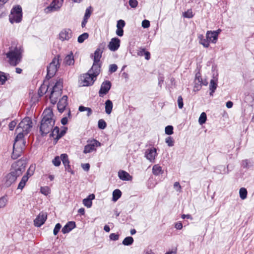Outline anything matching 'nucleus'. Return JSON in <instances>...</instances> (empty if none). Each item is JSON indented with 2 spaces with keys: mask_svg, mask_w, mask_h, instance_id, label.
Returning <instances> with one entry per match:
<instances>
[{
  "mask_svg": "<svg viewBox=\"0 0 254 254\" xmlns=\"http://www.w3.org/2000/svg\"><path fill=\"white\" fill-rule=\"evenodd\" d=\"M63 80L60 78L57 81L54 86L52 88L50 96L49 97L51 103L55 105L57 102V96L61 95L62 93Z\"/></svg>",
  "mask_w": 254,
  "mask_h": 254,
  "instance_id": "obj_4",
  "label": "nucleus"
},
{
  "mask_svg": "<svg viewBox=\"0 0 254 254\" xmlns=\"http://www.w3.org/2000/svg\"><path fill=\"white\" fill-rule=\"evenodd\" d=\"M7 200L5 196H2L0 198V208L4 207L7 202Z\"/></svg>",
  "mask_w": 254,
  "mask_h": 254,
  "instance_id": "obj_51",
  "label": "nucleus"
},
{
  "mask_svg": "<svg viewBox=\"0 0 254 254\" xmlns=\"http://www.w3.org/2000/svg\"><path fill=\"white\" fill-rule=\"evenodd\" d=\"M26 165V162L25 160L20 159L11 164L10 172H13L14 175L19 177L25 171Z\"/></svg>",
  "mask_w": 254,
  "mask_h": 254,
  "instance_id": "obj_5",
  "label": "nucleus"
},
{
  "mask_svg": "<svg viewBox=\"0 0 254 254\" xmlns=\"http://www.w3.org/2000/svg\"><path fill=\"white\" fill-rule=\"evenodd\" d=\"M141 25L143 28H147L150 25V21L147 19H144L142 21Z\"/></svg>",
  "mask_w": 254,
  "mask_h": 254,
  "instance_id": "obj_57",
  "label": "nucleus"
},
{
  "mask_svg": "<svg viewBox=\"0 0 254 254\" xmlns=\"http://www.w3.org/2000/svg\"><path fill=\"white\" fill-rule=\"evenodd\" d=\"M165 142L169 147H172L174 145V141L171 136H168L165 139Z\"/></svg>",
  "mask_w": 254,
  "mask_h": 254,
  "instance_id": "obj_48",
  "label": "nucleus"
},
{
  "mask_svg": "<svg viewBox=\"0 0 254 254\" xmlns=\"http://www.w3.org/2000/svg\"><path fill=\"white\" fill-rule=\"evenodd\" d=\"M119 178L123 181H130L132 179V176L127 172L124 170H120L118 172Z\"/></svg>",
  "mask_w": 254,
  "mask_h": 254,
  "instance_id": "obj_22",
  "label": "nucleus"
},
{
  "mask_svg": "<svg viewBox=\"0 0 254 254\" xmlns=\"http://www.w3.org/2000/svg\"><path fill=\"white\" fill-rule=\"evenodd\" d=\"M133 241H134V240L132 237L128 236V237H126L124 239V240L123 241L122 244L124 246H128L131 245L133 244Z\"/></svg>",
  "mask_w": 254,
  "mask_h": 254,
  "instance_id": "obj_33",
  "label": "nucleus"
},
{
  "mask_svg": "<svg viewBox=\"0 0 254 254\" xmlns=\"http://www.w3.org/2000/svg\"><path fill=\"white\" fill-rule=\"evenodd\" d=\"M32 127V120L30 117H25L18 124L16 127V130L19 128L22 129V131L25 134L29 132L31 128Z\"/></svg>",
  "mask_w": 254,
  "mask_h": 254,
  "instance_id": "obj_7",
  "label": "nucleus"
},
{
  "mask_svg": "<svg viewBox=\"0 0 254 254\" xmlns=\"http://www.w3.org/2000/svg\"><path fill=\"white\" fill-rule=\"evenodd\" d=\"M49 87V85H46L44 84L41 85L38 91V94L39 97H41L42 96H43V95L47 92Z\"/></svg>",
  "mask_w": 254,
  "mask_h": 254,
  "instance_id": "obj_27",
  "label": "nucleus"
},
{
  "mask_svg": "<svg viewBox=\"0 0 254 254\" xmlns=\"http://www.w3.org/2000/svg\"><path fill=\"white\" fill-rule=\"evenodd\" d=\"M122 195V192L119 189H116L113 192L112 200L113 201H117Z\"/></svg>",
  "mask_w": 254,
  "mask_h": 254,
  "instance_id": "obj_30",
  "label": "nucleus"
},
{
  "mask_svg": "<svg viewBox=\"0 0 254 254\" xmlns=\"http://www.w3.org/2000/svg\"><path fill=\"white\" fill-rule=\"evenodd\" d=\"M91 12V6H89L86 8L83 18L88 19L90 17Z\"/></svg>",
  "mask_w": 254,
  "mask_h": 254,
  "instance_id": "obj_49",
  "label": "nucleus"
},
{
  "mask_svg": "<svg viewBox=\"0 0 254 254\" xmlns=\"http://www.w3.org/2000/svg\"><path fill=\"white\" fill-rule=\"evenodd\" d=\"M216 171L218 173L228 174L229 173L228 166H227V170H226V169L224 166H220L218 167L217 168H216Z\"/></svg>",
  "mask_w": 254,
  "mask_h": 254,
  "instance_id": "obj_41",
  "label": "nucleus"
},
{
  "mask_svg": "<svg viewBox=\"0 0 254 254\" xmlns=\"http://www.w3.org/2000/svg\"><path fill=\"white\" fill-rule=\"evenodd\" d=\"M22 19V9L19 5L14 6L11 9L10 14L9 15V22L13 24L14 22L19 23Z\"/></svg>",
  "mask_w": 254,
  "mask_h": 254,
  "instance_id": "obj_6",
  "label": "nucleus"
},
{
  "mask_svg": "<svg viewBox=\"0 0 254 254\" xmlns=\"http://www.w3.org/2000/svg\"><path fill=\"white\" fill-rule=\"evenodd\" d=\"M207 120V115L205 112H202L199 118L198 122L200 125H202L204 123H205Z\"/></svg>",
  "mask_w": 254,
  "mask_h": 254,
  "instance_id": "obj_39",
  "label": "nucleus"
},
{
  "mask_svg": "<svg viewBox=\"0 0 254 254\" xmlns=\"http://www.w3.org/2000/svg\"><path fill=\"white\" fill-rule=\"evenodd\" d=\"M53 116L54 114L52 109L46 108L44 111L39 128L42 136H46L52 130L55 124V121L53 119Z\"/></svg>",
  "mask_w": 254,
  "mask_h": 254,
  "instance_id": "obj_1",
  "label": "nucleus"
},
{
  "mask_svg": "<svg viewBox=\"0 0 254 254\" xmlns=\"http://www.w3.org/2000/svg\"><path fill=\"white\" fill-rule=\"evenodd\" d=\"M206 38L208 39L209 42H211L215 44L218 40L217 35L214 34L212 31H208L206 34Z\"/></svg>",
  "mask_w": 254,
  "mask_h": 254,
  "instance_id": "obj_24",
  "label": "nucleus"
},
{
  "mask_svg": "<svg viewBox=\"0 0 254 254\" xmlns=\"http://www.w3.org/2000/svg\"><path fill=\"white\" fill-rule=\"evenodd\" d=\"M109 238L112 241H117L119 239V235L116 233H111L109 236Z\"/></svg>",
  "mask_w": 254,
  "mask_h": 254,
  "instance_id": "obj_56",
  "label": "nucleus"
},
{
  "mask_svg": "<svg viewBox=\"0 0 254 254\" xmlns=\"http://www.w3.org/2000/svg\"><path fill=\"white\" fill-rule=\"evenodd\" d=\"M116 33L118 36H119L120 37H122L124 35V30L123 28H117Z\"/></svg>",
  "mask_w": 254,
  "mask_h": 254,
  "instance_id": "obj_63",
  "label": "nucleus"
},
{
  "mask_svg": "<svg viewBox=\"0 0 254 254\" xmlns=\"http://www.w3.org/2000/svg\"><path fill=\"white\" fill-rule=\"evenodd\" d=\"M62 228V225L60 223H58L56 224L53 230V234L56 236L59 232L60 229Z\"/></svg>",
  "mask_w": 254,
  "mask_h": 254,
  "instance_id": "obj_50",
  "label": "nucleus"
},
{
  "mask_svg": "<svg viewBox=\"0 0 254 254\" xmlns=\"http://www.w3.org/2000/svg\"><path fill=\"white\" fill-rule=\"evenodd\" d=\"M128 3L130 6L132 8H135L138 4L137 0H129Z\"/></svg>",
  "mask_w": 254,
  "mask_h": 254,
  "instance_id": "obj_58",
  "label": "nucleus"
},
{
  "mask_svg": "<svg viewBox=\"0 0 254 254\" xmlns=\"http://www.w3.org/2000/svg\"><path fill=\"white\" fill-rule=\"evenodd\" d=\"M218 78L214 77L210 80V84H209V90L210 93L209 94L210 96H212L213 95L217 87V83H218Z\"/></svg>",
  "mask_w": 254,
  "mask_h": 254,
  "instance_id": "obj_21",
  "label": "nucleus"
},
{
  "mask_svg": "<svg viewBox=\"0 0 254 254\" xmlns=\"http://www.w3.org/2000/svg\"><path fill=\"white\" fill-rule=\"evenodd\" d=\"M26 145V141L23 140L21 144L18 145L16 142H14L13 145V152L11 154V158L16 159L21 156Z\"/></svg>",
  "mask_w": 254,
  "mask_h": 254,
  "instance_id": "obj_8",
  "label": "nucleus"
},
{
  "mask_svg": "<svg viewBox=\"0 0 254 254\" xmlns=\"http://www.w3.org/2000/svg\"><path fill=\"white\" fill-rule=\"evenodd\" d=\"M90 164L89 163L82 164L81 167L85 171H88L90 169Z\"/></svg>",
  "mask_w": 254,
  "mask_h": 254,
  "instance_id": "obj_64",
  "label": "nucleus"
},
{
  "mask_svg": "<svg viewBox=\"0 0 254 254\" xmlns=\"http://www.w3.org/2000/svg\"><path fill=\"white\" fill-rule=\"evenodd\" d=\"M17 177L13 174V172H9L4 177L3 180V186L5 188L10 187L13 184L16 182Z\"/></svg>",
  "mask_w": 254,
  "mask_h": 254,
  "instance_id": "obj_11",
  "label": "nucleus"
},
{
  "mask_svg": "<svg viewBox=\"0 0 254 254\" xmlns=\"http://www.w3.org/2000/svg\"><path fill=\"white\" fill-rule=\"evenodd\" d=\"M248 191L246 188H241L239 190V195L240 198L244 200L247 197Z\"/></svg>",
  "mask_w": 254,
  "mask_h": 254,
  "instance_id": "obj_35",
  "label": "nucleus"
},
{
  "mask_svg": "<svg viewBox=\"0 0 254 254\" xmlns=\"http://www.w3.org/2000/svg\"><path fill=\"white\" fill-rule=\"evenodd\" d=\"M89 37L88 33L85 32L80 35L77 38V42L79 43H82Z\"/></svg>",
  "mask_w": 254,
  "mask_h": 254,
  "instance_id": "obj_37",
  "label": "nucleus"
},
{
  "mask_svg": "<svg viewBox=\"0 0 254 254\" xmlns=\"http://www.w3.org/2000/svg\"><path fill=\"white\" fill-rule=\"evenodd\" d=\"M105 112L106 114L109 115L111 113L113 109L112 101L109 99L105 102Z\"/></svg>",
  "mask_w": 254,
  "mask_h": 254,
  "instance_id": "obj_28",
  "label": "nucleus"
},
{
  "mask_svg": "<svg viewBox=\"0 0 254 254\" xmlns=\"http://www.w3.org/2000/svg\"><path fill=\"white\" fill-rule=\"evenodd\" d=\"M52 163L55 166H56V167L59 166L61 163V158L58 156H56L53 159Z\"/></svg>",
  "mask_w": 254,
  "mask_h": 254,
  "instance_id": "obj_44",
  "label": "nucleus"
},
{
  "mask_svg": "<svg viewBox=\"0 0 254 254\" xmlns=\"http://www.w3.org/2000/svg\"><path fill=\"white\" fill-rule=\"evenodd\" d=\"M64 167H65V170L66 171H67L68 172L70 173L72 175H74V171H73L71 169V166L69 164H67L66 166H64Z\"/></svg>",
  "mask_w": 254,
  "mask_h": 254,
  "instance_id": "obj_62",
  "label": "nucleus"
},
{
  "mask_svg": "<svg viewBox=\"0 0 254 254\" xmlns=\"http://www.w3.org/2000/svg\"><path fill=\"white\" fill-rule=\"evenodd\" d=\"M9 51L6 54V58L9 60V63L12 66L17 65L21 61L23 49L20 45L12 42L9 48Z\"/></svg>",
  "mask_w": 254,
  "mask_h": 254,
  "instance_id": "obj_2",
  "label": "nucleus"
},
{
  "mask_svg": "<svg viewBox=\"0 0 254 254\" xmlns=\"http://www.w3.org/2000/svg\"><path fill=\"white\" fill-rule=\"evenodd\" d=\"M103 51L100 48H97L94 53L93 61L94 63H99L102 57Z\"/></svg>",
  "mask_w": 254,
  "mask_h": 254,
  "instance_id": "obj_26",
  "label": "nucleus"
},
{
  "mask_svg": "<svg viewBox=\"0 0 254 254\" xmlns=\"http://www.w3.org/2000/svg\"><path fill=\"white\" fill-rule=\"evenodd\" d=\"M62 3H60L59 0H53L50 5L44 9L46 13H49L54 11H58L61 7Z\"/></svg>",
  "mask_w": 254,
  "mask_h": 254,
  "instance_id": "obj_10",
  "label": "nucleus"
},
{
  "mask_svg": "<svg viewBox=\"0 0 254 254\" xmlns=\"http://www.w3.org/2000/svg\"><path fill=\"white\" fill-rule=\"evenodd\" d=\"M101 143L97 140L93 139L84 146L83 153L87 154L96 150V147L100 146Z\"/></svg>",
  "mask_w": 254,
  "mask_h": 254,
  "instance_id": "obj_13",
  "label": "nucleus"
},
{
  "mask_svg": "<svg viewBox=\"0 0 254 254\" xmlns=\"http://www.w3.org/2000/svg\"><path fill=\"white\" fill-rule=\"evenodd\" d=\"M157 154L156 149L155 148H151L146 150L145 156L148 160L152 161L154 160Z\"/></svg>",
  "mask_w": 254,
  "mask_h": 254,
  "instance_id": "obj_19",
  "label": "nucleus"
},
{
  "mask_svg": "<svg viewBox=\"0 0 254 254\" xmlns=\"http://www.w3.org/2000/svg\"><path fill=\"white\" fill-rule=\"evenodd\" d=\"M72 36V32L69 28L63 29L59 33V39L64 41L69 40Z\"/></svg>",
  "mask_w": 254,
  "mask_h": 254,
  "instance_id": "obj_15",
  "label": "nucleus"
},
{
  "mask_svg": "<svg viewBox=\"0 0 254 254\" xmlns=\"http://www.w3.org/2000/svg\"><path fill=\"white\" fill-rule=\"evenodd\" d=\"M158 86L161 88L162 87V84L164 82V77L163 75L159 74L158 77Z\"/></svg>",
  "mask_w": 254,
  "mask_h": 254,
  "instance_id": "obj_59",
  "label": "nucleus"
},
{
  "mask_svg": "<svg viewBox=\"0 0 254 254\" xmlns=\"http://www.w3.org/2000/svg\"><path fill=\"white\" fill-rule=\"evenodd\" d=\"M76 227V223L74 221H68L62 229V232L63 234H66L71 231Z\"/></svg>",
  "mask_w": 254,
  "mask_h": 254,
  "instance_id": "obj_20",
  "label": "nucleus"
},
{
  "mask_svg": "<svg viewBox=\"0 0 254 254\" xmlns=\"http://www.w3.org/2000/svg\"><path fill=\"white\" fill-rule=\"evenodd\" d=\"M198 38L199 40V43L204 47L208 48L209 46V41L207 38L205 39L202 35H199Z\"/></svg>",
  "mask_w": 254,
  "mask_h": 254,
  "instance_id": "obj_29",
  "label": "nucleus"
},
{
  "mask_svg": "<svg viewBox=\"0 0 254 254\" xmlns=\"http://www.w3.org/2000/svg\"><path fill=\"white\" fill-rule=\"evenodd\" d=\"M64 63L68 65H73L74 63V60L72 52L67 55L64 58Z\"/></svg>",
  "mask_w": 254,
  "mask_h": 254,
  "instance_id": "obj_25",
  "label": "nucleus"
},
{
  "mask_svg": "<svg viewBox=\"0 0 254 254\" xmlns=\"http://www.w3.org/2000/svg\"><path fill=\"white\" fill-rule=\"evenodd\" d=\"M242 166L244 168H250L251 166V165H250V162L248 159H245L242 161Z\"/></svg>",
  "mask_w": 254,
  "mask_h": 254,
  "instance_id": "obj_52",
  "label": "nucleus"
},
{
  "mask_svg": "<svg viewBox=\"0 0 254 254\" xmlns=\"http://www.w3.org/2000/svg\"><path fill=\"white\" fill-rule=\"evenodd\" d=\"M118 69V66L116 64H112L109 66V71L111 73L115 72L117 71Z\"/></svg>",
  "mask_w": 254,
  "mask_h": 254,
  "instance_id": "obj_55",
  "label": "nucleus"
},
{
  "mask_svg": "<svg viewBox=\"0 0 254 254\" xmlns=\"http://www.w3.org/2000/svg\"><path fill=\"white\" fill-rule=\"evenodd\" d=\"M178 105L179 109H182L184 107L183 99L182 96H179L177 100Z\"/></svg>",
  "mask_w": 254,
  "mask_h": 254,
  "instance_id": "obj_53",
  "label": "nucleus"
},
{
  "mask_svg": "<svg viewBox=\"0 0 254 254\" xmlns=\"http://www.w3.org/2000/svg\"><path fill=\"white\" fill-rule=\"evenodd\" d=\"M152 173L154 175L158 176L160 174H162L163 173V171L161 166L158 165H155L152 168Z\"/></svg>",
  "mask_w": 254,
  "mask_h": 254,
  "instance_id": "obj_31",
  "label": "nucleus"
},
{
  "mask_svg": "<svg viewBox=\"0 0 254 254\" xmlns=\"http://www.w3.org/2000/svg\"><path fill=\"white\" fill-rule=\"evenodd\" d=\"M17 124L16 121L14 120L11 121L8 125L9 129L10 130H13Z\"/></svg>",
  "mask_w": 254,
  "mask_h": 254,
  "instance_id": "obj_60",
  "label": "nucleus"
},
{
  "mask_svg": "<svg viewBox=\"0 0 254 254\" xmlns=\"http://www.w3.org/2000/svg\"><path fill=\"white\" fill-rule=\"evenodd\" d=\"M173 127L171 125L167 126L165 127V132L167 135H171L173 133Z\"/></svg>",
  "mask_w": 254,
  "mask_h": 254,
  "instance_id": "obj_43",
  "label": "nucleus"
},
{
  "mask_svg": "<svg viewBox=\"0 0 254 254\" xmlns=\"http://www.w3.org/2000/svg\"><path fill=\"white\" fill-rule=\"evenodd\" d=\"M193 15L191 9H189L183 13V16L185 18H191L193 17Z\"/></svg>",
  "mask_w": 254,
  "mask_h": 254,
  "instance_id": "obj_46",
  "label": "nucleus"
},
{
  "mask_svg": "<svg viewBox=\"0 0 254 254\" xmlns=\"http://www.w3.org/2000/svg\"><path fill=\"white\" fill-rule=\"evenodd\" d=\"M68 97L66 95H64L59 100L57 104V108L58 111L62 113L65 109L66 107L68 105L67 103Z\"/></svg>",
  "mask_w": 254,
  "mask_h": 254,
  "instance_id": "obj_16",
  "label": "nucleus"
},
{
  "mask_svg": "<svg viewBox=\"0 0 254 254\" xmlns=\"http://www.w3.org/2000/svg\"><path fill=\"white\" fill-rule=\"evenodd\" d=\"M60 60V55H58L55 57H54V58L52 60V62L49 64L48 66H47V73L45 79L44 80V82H45L46 80H50L55 75L58 68H59L60 67V64L59 63Z\"/></svg>",
  "mask_w": 254,
  "mask_h": 254,
  "instance_id": "obj_3",
  "label": "nucleus"
},
{
  "mask_svg": "<svg viewBox=\"0 0 254 254\" xmlns=\"http://www.w3.org/2000/svg\"><path fill=\"white\" fill-rule=\"evenodd\" d=\"M7 79V74L0 71V84L3 85Z\"/></svg>",
  "mask_w": 254,
  "mask_h": 254,
  "instance_id": "obj_40",
  "label": "nucleus"
},
{
  "mask_svg": "<svg viewBox=\"0 0 254 254\" xmlns=\"http://www.w3.org/2000/svg\"><path fill=\"white\" fill-rule=\"evenodd\" d=\"M81 77V80L83 82V86H90L92 85L97 78L94 77L93 75L88 71L87 73L83 74Z\"/></svg>",
  "mask_w": 254,
  "mask_h": 254,
  "instance_id": "obj_9",
  "label": "nucleus"
},
{
  "mask_svg": "<svg viewBox=\"0 0 254 254\" xmlns=\"http://www.w3.org/2000/svg\"><path fill=\"white\" fill-rule=\"evenodd\" d=\"M126 22L124 20L120 19L117 21V27L118 28H123L125 27Z\"/></svg>",
  "mask_w": 254,
  "mask_h": 254,
  "instance_id": "obj_54",
  "label": "nucleus"
},
{
  "mask_svg": "<svg viewBox=\"0 0 254 254\" xmlns=\"http://www.w3.org/2000/svg\"><path fill=\"white\" fill-rule=\"evenodd\" d=\"M98 127L100 129H104L107 127V123L103 119H100L98 122Z\"/></svg>",
  "mask_w": 254,
  "mask_h": 254,
  "instance_id": "obj_42",
  "label": "nucleus"
},
{
  "mask_svg": "<svg viewBox=\"0 0 254 254\" xmlns=\"http://www.w3.org/2000/svg\"><path fill=\"white\" fill-rule=\"evenodd\" d=\"M202 78H201V74L200 73V72H197L196 74H195V82H196V81H197V82L199 83L200 81H202Z\"/></svg>",
  "mask_w": 254,
  "mask_h": 254,
  "instance_id": "obj_61",
  "label": "nucleus"
},
{
  "mask_svg": "<svg viewBox=\"0 0 254 254\" xmlns=\"http://www.w3.org/2000/svg\"><path fill=\"white\" fill-rule=\"evenodd\" d=\"M101 67V64H98V63H94L93 62V64L88 71L91 72L94 77H97L100 73Z\"/></svg>",
  "mask_w": 254,
  "mask_h": 254,
  "instance_id": "obj_18",
  "label": "nucleus"
},
{
  "mask_svg": "<svg viewBox=\"0 0 254 254\" xmlns=\"http://www.w3.org/2000/svg\"><path fill=\"white\" fill-rule=\"evenodd\" d=\"M40 191L45 195H48L50 193V189L48 187H42L40 189Z\"/></svg>",
  "mask_w": 254,
  "mask_h": 254,
  "instance_id": "obj_47",
  "label": "nucleus"
},
{
  "mask_svg": "<svg viewBox=\"0 0 254 254\" xmlns=\"http://www.w3.org/2000/svg\"><path fill=\"white\" fill-rule=\"evenodd\" d=\"M120 43L121 41L118 38H113L108 44V48L111 51H116L120 47Z\"/></svg>",
  "mask_w": 254,
  "mask_h": 254,
  "instance_id": "obj_17",
  "label": "nucleus"
},
{
  "mask_svg": "<svg viewBox=\"0 0 254 254\" xmlns=\"http://www.w3.org/2000/svg\"><path fill=\"white\" fill-rule=\"evenodd\" d=\"M78 110L80 112L87 111V116L88 117H89L92 113V110L91 108L88 107H85L82 105L79 107Z\"/></svg>",
  "mask_w": 254,
  "mask_h": 254,
  "instance_id": "obj_36",
  "label": "nucleus"
},
{
  "mask_svg": "<svg viewBox=\"0 0 254 254\" xmlns=\"http://www.w3.org/2000/svg\"><path fill=\"white\" fill-rule=\"evenodd\" d=\"M112 87V83L109 80H105L102 82L100 89L99 91V95L101 97L106 95L110 90Z\"/></svg>",
  "mask_w": 254,
  "mask_h": 254,
  "instance_id": "obj_12",
  "label": "nucleus"
},
{
  "mask_svg": "<svg viewBox=\"0 0 254 254\" xmlns=\"http://www.w3.org/2000/svg\"><path fill=\"white\" fill-rule=\"evenodd\" d=\"M60 158L64 166H66L67 164H69V161L68 158V155L66 154H62L60 156Z\"/></svg>",
  "mask_w": 254,
  "mask_h": 254,
  "instance_id": "obj_38",
  "label": "nucleus"
},
{
  "mask_svg": "<svg viewBox=\"0 0 254 254\" xmlns=\"http://www.w3.org/2000/svg\"><path fill=\"white\" fill-rule=\"evenodd\" d=\"M95 196L92 193L89 194L86 198L83 199V203L87 208H90L92 205V200L95 199Z\"/></svg>",
  "mask_w": 254,
  "mask_h": 254,
  "instance_id": "obj_23",
  "label": "nucleus"
},
{
  "mask_svg": "<svg viewBox=\"0 0 254 254\" xmlns=\"http://www.w3.org/2000/svg\"><path fill=\"white\" fill-rule=\"evenodd\" d=\"M23 132V131L19 132L14 139V142H16L18 145L20 144L21 142L24 140L23 139L24 138Z\"/></svg>",
  "mask_w": 254,
  "mask_h": 254,
  "instance_id": "obj_34",
  "label": "nucleus"
},
{
  "mask_svg": "<svg viewBox=\"0 0 254 254\" xmlns=\"http://www.w3.org/2000/svg\"><path fill=\"white\" fill-rule=\"evenodd\" d=\"M34 171V168L32 166H30L29 169L27 170L26 174L24 176H27L28 179L30 177L33 175Z\"/></svg>",
  "mask_w": 254,
  "mask_h": 254,
  "instance_id": "obj_45",
  "label": "nucleus"
},
{
  "mask_svg": "<svg viewBox=\"0 0 254 254\" xmlns=\"http://www.w3.org/2000/svg\"><path fill=\"white\" fill-rule=\"evenodd\" d=\"M28 181V177L26 176H23L20 181V182L19 183L17 189H20L22 190L25 187L26 182Z\"/></svg>",
  "mask_w": 254,
  "mask_h": 254,
  "instance_id": "obj_32",
  "label": "nucleus"
},
{
  "mask_svg": "<svg viewBox=\"0 0 254 254\" xmlns=\"http://www.w3.org/2000/svg\"><path fill=\"white\" fill-rule=\"evenodd\" d=\"M47 218V214L46 212H40L34 220V224L35 226L37 227H41L43 225Z\"/></svg>",
  "mask_w": 254,
  "mask_h": 254,
  "instance_id": "obj_14",
  "label": "nucleus"
}]
</instances>
